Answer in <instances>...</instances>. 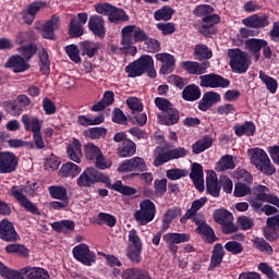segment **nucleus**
I'll use <instances>...</instances> for the list:
<instances>
[{
	"label": "nucleus",
	"instance_id": "f257e3e1",
	"mask_svg": "<svg viewBox=\"0 0 279 279\" xmlns=\"http://www.w3.org/2000/svg\"><path fill=\"white\" fill-rule=\"evenodd\" d=\"M128 77H141L147 73L148 77L156 80V69L154 68V58L149 54H143L135 61L131 62L124 69Z\"/></svg>",
	"mask_w": 279,
	"mask_h": 279
},
{
	"label": "nucleus",
	"instance_id": "f03ea898",
	"mask_svg": "<svg viewBox=\"0 0 279 279\" xmlns=\"http://www.w3.org/2000/svg\"><path fill=\"white\" fill-rule=\"evenodd\" d=\"M36 189H38V183L26 182V185H13L10 189V195L19 202L20 206H22L26 213H31V215H40L38 207L24 194L29 193L31 191H36Z\"/></svg>",
	"mask_w": 279,
	"mask_h": 279
},
{
	"label": "nucleus",
	"instance_id": "7ed1b4c3",
	"mask_svg": "<svg viewBox=\"0 0 279 279\" xmlns=\"http://www.w3.org/2000/svg\"><path fill=\"white\" fill-rule=\"evenodd\" d=\"M155 106L162 112V114H158V119H160L163 125H177L180 123V111L173 107V104L162 97L155 98Z\"/></svg>",
	"mask_w": 279,
	"mask_h": 279
},
{
	"label": "nucleus",
	"instance_id": "20e7f679",
	"mask_svg": "<svg viewBox=\"0 0 279 279\" xmlns=\"http://www.w3.org/2000/svg\"><path fill=\"white\" fill-rule=\"evenodd\" d=\"M250 151L251 155V162L264 173V175H274L276 173V167L271 165V159H269V155L263 148H253Z\"/></svg>",
	"mask_w": 279,
	"mask_h": 279
},
{
	"label": "nucleus",
	"instance_id": "39448f33",
	"mask_svg": "<svg viewBox=\"0 0 279 279\" xmlns=\"http://www.w3.org/2000/svg\"><path fill=\"white\" fill-rule=\"evenodd\" d=\"M99 182L107 185L110 182V177L95 168L85 169L76 180V184L81 189H90Z\"/></svg>",
	"mask_w": 279,
	"mask_h": 279
},
{
	"label": "nucleus",
	"instance_id": "423d86ee",
	"mask_svg": "<svg viewBox=\"0 0 279 279\" xmlns=\"http://www.w3.org/2000/svg\"><path fill=\"white\" fill-rule=\"evenodd\" d=\"M244 45L245 49L253 56L255 62L260 60V51H263V56L266 60H271V57L274 56L269 41L266 39L250 38L244 41Z\"/></svg>",
	"mask_w": 279,
	"mask_h": 279
},
{
	"label": "nucleus",
	"instance_id": "0eeeda50",
	"mask_svg": "<svg viewBox=\"0 0 279 279\" xmlns=\"http://www.w3.org/2000/svg\"><path fill=\"white\" fill-rule=\"evenodd\" d=\"M228 56L230 59L229 65L231 66L233 73H247L250 64H252L250 61V54H247V52H244L240 48H235L229 49Z\"/></svg>",
	"mask_w": 279,
	"mask_h": 279
},
{
	"label": "nucleus",
	"instance_id": "6e6552de",
	"mask_svg": "<svg viewBox=\"0 0 279 279\" xmlns=\"http://www.w3.org/2000/svg\"><path fill=\"white\" fill-rule=\"evenodd\" d=\"M156 218V204L150 199H144L140 203V209L134 213V219L140 226H147Z\"/></svg>",
	"mask_w": 279,
	"mask_h": 279
},
{
	"label": "nucleus",
	"instance_id": "1a4fd4ad",
	"mask_svg": "<svg viewBox=\"0 0 279 279\" xmlns=\"http://www.w3.org/2000/svg\"><path fill=\"white\" fill-rule=\"evenodd\" d=\"M73 258L77 260V263H82L86 267L93 266L97 260V254L90 251V246L85 243L77 244L72 250Z\"/></svg>",
	"mask_w": 279,
	"mask_h": 279
},
{
	"label": "nucleus",
	"instance_id": "9d476101",
	"mask_svg": "<svg viewBox=\"0 0 279 279\" xmlns=\"http://www.w3.org/2000/svg\"><path fill=\"white\" fill-rule=\"evenodd\" d=\"M202 88H228L230 80L217 74L210 73L199 76Z\"/></svg>",
	"mask_w": 279,
	"mask_h": 279
},
{
	"label": "nucleus",
	"instance_id": "9b49d317",
	"mask_svg": "<svg viewBox=\"0 0 279 279\" xmlns=\"http://www.w3.org/2000/svg\"><path fill=\"white\" fill-rule=\"evenodd\" d=\"M19 167V157L11 151H0V173H14Z\"/></svg>",
	"mask_w": 279,
	"mask_h": 279
},
{
	"label": "nucleus",
	"instance_id": "f8f14e48",
	"mask_svg": "<svg viewBox=\"0 0 279 279\" xmlns=\"http://www.w3.org/2000/svg\"><path fill=\"white\" fill-rule=\"evenodd\" d=\"M132 171H140L141 173H143V171H147V163L145 162V159L142 157H133L131 159H125L118 167L119 173H130Z\"/></svg>",
	"mask_w": 279,
	"mask_h": 279
},
{
	"label": "nucleus",
	"instance_id": "ddd939ff",
	"mask_svg": "<svg viewBox=\"0 0 279 279\" xmlns=\"http://www.w3.org/2000/svg\"><path fill=\"white\" fill-rule=\"evenodd\" d=\"M0 239L5 241V243H16L21 240V235L16 232L14 223L10 222L8 218H4L0 221Z\"/></svg>",
	"mask_w": 279,
	"mask_h": 279
},
{
	"label": "nucleus",
	"instance_id": "4468645a",
	"mask_svg": "<svg viewBox=\"0 0 279 279\" xmlns=\"http://www.w3.org/2000/svg\"><path fill=\"white\" fill-rule=\"evenodd\" d=\"M162 241L168 243V250H170V254L175 256L178 254V246L180 243H189L191 241V235L187 233H166L162 236Z\"/></svg>",
	"mask_w": 279,
	"mask_h": 279
},
{
	"label": "nucleus",
	"instance_id": "2eb2a0df",
	"mask_svg": "<svg viewBox=\"0 0 279 279\" xmlns=\"http://www.w3.org/2000/svg\"><path fill=\"white\" fill-rule=\"evenodd\" d=\"M88 29L96 38H106V20L101 15H90Z\"/></svg>",
	"mask_w": 279,
	"mask_h": 279
},
{
	"label": "nucleus",
	"instance_id": "dca6fc26",
	"mask_svg": "<svg viewBox=\"0 0 279 279\" xmlns=\"http://www.w3.org/2000/svg\"><path fill=\"white\" fill-rule=\"evenodd\" d=\"M155 58L158 62H161L160 75H169L175 71V57L173 54L161 52L157 53Z\"/></svg>",
	"mask_w": 279,
	"mask_h": 279
},
{
	"label": "nucleus",
	"instance_id": "f3484780",
	"mask_svg": "<svg viewBox=\"0 0 279 279\" xmlns=\"http://www.w3.org/2000/svg\"><path fill=\"white\" fill-rule=\"evenodd\" d=\"M210 68V62L208 61H203V62H197V61H183L181 63V69L183 71H186L189 75H204L206 71Z\"/></svg>",
	"mask_w": 279,
	"mask_h": 279
},
{
	"label": "nucleus",
	"instance_id": "a211bd4d",
	"mask_svg": "<svg viewBox=\"0 0 279 279\" xmlns=\"http://www.w3.org/2000/svg\"><path fill=\"white\" fill-rule=\"evenodd\" d=\"M60 27V16L52 15L41 26V36L46 40H56V29Z\"/></svg>",
	"mask_w": 279,
	"mask_h": 279
},
{
	"label": "nucleus",
	"instance_id": "6ab92c4d",
	"mask_svg": "<svg viewBox=\"0 0 279 279\" xmlns=\"http://www.w3.org/2000/svg\"><path fill=\"white\" fill-rule=\"evenodd\" d=\"M206 192L211 197H219L221 193L220 181L217 179V172L215 170H208L206 177Z\"/></svg>",
	"mask_w": 279,
	"mask_h": 279
},
{
	"label": "nucleus",
	"instance_id": "aec40b11",
	"mask_svg": "<svg viewBox=\"0 0 279 279\" xmlns=\"http://www.w3.org/2000/svg\"><path fill=\"white\" fill-rule=\"evenodd\" d=\"M7 69H12L13 73H25L29 69V63L20 54L11 56L5 62Z\"/></svg>",
	"mask_w": 279,
	"mask_h": 279
},
{
	"label": "nucleus",
	"instance_id": "412c9836",
	"mask_svg": "<svg viewBox=\"0 0 279 279\" xmlns=\"http://www.w3.org/2000/svg\"><path fill=\"white\" fill-rule=\"evenodd\" d=\"M221 101V95L217 92H206L203 95V98L198 101V110L201 112H207L210 110L215 104H219Z\"/></svg>",
	"mask_w": 279,
	"mask_h": 279
},
{
	"label": "nucleus",
	"instance_id": "4be33fe9",
	"mask_svg": "<svg viewBox=\"0 0 279 279\" xmlns=\"http://www.w3.org/2000/svg\"><path fill=\"white\" fill-rule=\"evenodd\" d=\"M271 22H269V15L264 14V15H258L254 14L245 20H243V24L246 27H251L252 29H263L264 27H269Z\"/></svg>",
	"mask_w": 279,
	"mask_h": 279
},
{
	"label": "nucleus",
	"instance_id": "5701e85b",
	"mask_svg": "<svg viewBox=\"0 0 279 279\" xmlns=\"http://www.w3.org/2000/svg\"><path fill=\"white\" fill-rule=\"evenodd\" d=\"M190 179L197 191H204V167L201 163H192Z\"/></svg>",
	"mask_w": 279,
	"mask_h": 279
},
{
	"label": "nucleus",
	"instance_id": "b1692460",
	"mask_svg": "<svg viewBox=\"0 0 279 279\" xmlns=\"http://www.w3.org/2000/svg\"><path fill=\"white\" fill-rule=\"evenodd\" d=\"M21 121L26 132H32L33 134H37L43 130V120H40L36 116L29 117V114H23L21 118Z\"/></svg>",
	"mask_w": 279,
	"mask_h": 279
},
{
	"label": "nucleus",
	"instance_id": "393cba45",
	"mask_svg": "<svg viewBox=\"0 0 279 279\" xmlns=\"http://www.w3.org/2000/svg\"><path fill=\"white\" fill-rule=\"evenodd\" d=\"M225 256H226V251L223 250V245L221 243H216L211 251L208 271H214V269H217V267H219V265L223 263Z\"/></svg>",
	"mask_w": 279,
	"mask_h": 279
},
{
	"label": "nucleus",
	"instance_id": "a878e982",
	"mask_svg": "<svg viewBox=\"0 0 279 279\" xmlns=\"http://www.w3.org/2000/svg\"><path fill=\"white\" fill-rule=\"evenodd\" d=\"M107 189H111V191H116L117 193H120L121 195H124L126 197L136 195L137 193L136 187L125 185L121 180H118L112 184V180L109 179V182L107 183Z\"/></svg>",
	"mask_w": 279,
	"mask_h": 279
},
{
	"label": "nucleus",
	"instance_id": "bb28decb",
	"mask_svg": "<svg viewBox=\"0 0 279 279\" xmlns=\"http://www.w3.org/2000/svg\"><path fill=\"white\" fill-rule=\"evenodd\" d=\"M66 155L73 162H82V142L73 138L72 143L66 146Z\"/></svg>",
	"mask_w": 279,
	"mask_h": 279
},
{
	"label": "nucleus",
	"instance_id": "cd10ccee",
	"mask_svg": "<svg viewBox=\"0 0 279 279\" xmlns=\"http://www.w3.org/2000/svg\"><path fill=\"white\" fill-rule=\"evenodd\" d=\"M233 132L235 136H254L256 134V124L254 121H245L242 124H235L233 125Z\"/></svg>",
	"mask_w": 279,
	"mask_h": 279
},
{
	"label": "nucleus",
	"instance_id": "c85d7f7f",
	"mask_svg": "<svg viewBox=\"0 0 279 279\" xmlns=\"http://www.w3.org/2000/svg\"><path fill=\"white\" fill-rule=\"evenodd\" d=\"M122 279H151L149 271L143 268L133 267L126 268L121 274Z\"/></svg>",
	"mask_w": 279,
	"mask_h": 279
},
{
	"label": "nucleus",
	"instance_id": "c756f323",
	"mask_svg": "<svg viewBox=\"0 0 279 279\" xmlns=\"http://www.w3.org/2000/svg\"><path fill=\"white\" fill-rule=\"evenodd\" d=\"M80 49L82 56H87V58H95L101 49V44L94 43L92 40H85L80 43Z\"/></svg>",
	"mask_w": 279,
	"mask_h": 279
},
{
	"label": "nucleus",
	"instance_id": "7c9ffc66",
	"mask_svg": "<svg viewBox=\"0 0 279 279\" xmlns=\"http://www.w3.org/2000/svg\"><path fill=\"white\" fill-rule=\"evenodd\" d=\"M206 202H208L207 197H201L199 199L193 201L191 208L181 217L180 222L186 223L192 217H195L197 210L203 208V206H206Z\"/></svg>",
	"mask_w": 279,
	"mask_h": 279
},
{
	"label": "nucleus",
	"instance_id": "2f4dec72",
	"mask_svg": "<svg viewBox=\"0 0 279 279\" xmlns=\"http://www.w3.org/2000/svg\"><path fill=\"white\" fill-rule=\"evenodd\" d=\"M82 173V168L74 162H65L59 170L60 178H77Z\"/></svg>",
	"mask_w": 279,
	"mask_h": 279
},
{
	"label": "nucleus",
	"instance_id": "473e14b6",
	"mask_svg": "<svg viewBox=\"0 0 279 279\" xmlns=\"http://www.w3.org/2000/svg\"><path fill=\"white\" fill-rule=\"evenodd\" d=\"M119 158H130L136 154V144L132 140H124L117 148Z\"/></svg>",
	"mask_w": 279,
	"mask_h": 279
},
{
	"label": "nucleus",
	"instance_id": "72a5a7b5",
	"mask_svg": "<svg viewBox=\"0 0 279 279\" xmlns=\"http://www.w3.org/2000/svg\"><path fill=\"white\" fill-rule=\"evenodd\" d=\"M214 143L215 138H213L210 135H204L202 140L196 141L192 145V153L195 155L204 154L206 149H210V147H213Z\"/></svg>",
	"mask_w": 279,
	"mask_h": 279
},
{
	"label": "nucleus",
	"instance_id": "f704fd0d",
	"mask_svg": "<svg viewBox=\"0 0 279 279\" xmlns=\"http://www.w3.org/2000/svg\"><path fill=\"white\" fill-rule=\"evenodd\" d=\"M155 160L154 167H162V165L169 162L171 159V150H166L162 146H157L154 151Z\"/></svg>",
	"mask_w": 279,
	"mask_h": 279
},
{
	"label": "nucleus",
	"instance_id": "c9c22d12",
	"mask_svg": "<svg viewBox=\"0 0 279 279\" xmlns=\"http://www.w3.org/2000/svg\"><path fill=\"white\" fill-rule=\"evenodd\" d=\"M25 274L24 279H49V271L45 270V268L38 267H25L23 268Z\"/></svg>",
	"mask_w": 279,
	"mask_h": 279
},
{
	"label": "nucleus",
	"instance_id": "e433bc0d",
	"mask_svg": "<svg viewBox=\"0 0 279 279\" xmlns=\"http://www.w3.org/2000/svg\"><path fill=\"white\" fill-rule=\"evenodd\" d=\"M202 97V89L195 84H190L184 87L182 98L185 101H197Z\"/></svg>",
	"mask_w": 279,
	"mask_h": 279
},
{
	"label": "nucleus",
	"instance_id": "4c0bfd02",
	"mask_svg": "<svg viewBox=\"0 0 279 279\" xmlns=\"http://www.w3.org/2000/svg\"><path fill=\"white\" fill-rule=\"evenodd\" d=\"M108 19L110 23L119 25V23H128V21H130V15H128L125 10L113 5Z\"/></svg>",
	"mask_w": 279,
	"mask_h": 279
},
{
	"label": "nucleus",
	"instance_id": "58836bf2",
	"mask_svg": "<svg viewBox=\"0 0 279 279\" xmlns=\"http://www.w3.org/2000/svg\"><path fill=\"white\" fill-rule=\"evenodd\" d=\"M0 276L5 279H25L23 268L20 271L8 268L0 262Z\"/></svg>",
	"mask_w": 279,
	"mask_h": 279
},
{
	"label": "nucleus",
	"instance_id": "ea45409f",
	"mask_svg": "<svg viewBox=\"0 0 279 279\" xmlns=\"http://www.w3.org/2000/svg\"><path fill=\"white\" fill-rule=\"evenodd\" d=\"M195 60L202 62L203 60H210L213 58V50L204 44H198L194 48Z\"/></svg>",
	"mask_w": 279,
	"mask_h": 279
},
{
	"label": "nucleus",
	"instance_id": "a19ab883",
	"mask_svg": "<svg viewBox=\"0 0 279 279\" xmlns=\"http://www.w3.org/2000/svg\"><path fill=\"white\" fill-rule=\"evenodd\" d=\"M196 232L197 234H201V236H205L206 243H215V241L219 240L217 235H215V230H213L206 222L203 226L197 227Z\"/></svg>",
	"mask_w": 279,
	"mask_h": 279
},
{
	"label": "nucleus",
	"instance_id": "79ce46f5",
	"mask_svg": "<svg viewBox=\"0 0 279 279\" xmlns=\"http://www.w3.org/2000/svg\"><path fill=\"white\" fill-rule=\"evenodd\" d=\"M97 226H108V228H114L117 226V217L112 214L100 211L95 221Z\"/></svg>",
	"mask_w": 279,
	"mask_h": 279
},
{
	"label": "nucleus",
	"instance_id": "37998d69",
	"mask_svg": "<svg viewBox=\"0 0 279 279\" xmlns=\"http://www.w3.org/2000/svg\"><path fill=\"white\" fill-rule=\"evenodd\" d=\"M259 80L265 84L267 90L271 93V95H276L278 90V81L269 75H267L264 71L259 72Z\"/></svg>",
	"mask_w": 279,
	"mask_h": 279
},
{
	"label": "nucleus",
	"instance_id": "c03bdc74",
	"mask_svg": "<svg viewBox=\"0 0 279 279\" xmlns=\"http://www.w3.org/2000/svg\"><path fill=\"white\" fill-rule=\"evenodd\" d=\"M49 195L52 199L66 201L69 199V194L66 187L62 185H51L48 187Z\"/></svg>",
	"mask_w": 279,
	"mask_h": 279
},
{
	"label": "nucleus",
	"instance_id": "a18cd8bd",
	"mask_svg": "<svg viewBox=\"0 0 279 279\" xmlns=\"http://www.w3.org/2000/svg\"><path fill=\"white\" fill-rule=\"evenodd\" d=\"M106 121L104 114H99L96 118H88L86 116H78L77 123L78 125H83V128H88V125H101Z\"/></svg>",
	"mask_w": 279,
	"mask_h": 279
},
{
	"label": "nucleus",
	"instance_id": "49530a36",
	"mask_svg": "<svg viewBox=\"0 0 279 279\" xmlns=\"http://www.w3.org/2000/svg\"><path fill=\"white\" fill-rule=\"evenodd\" d=\"M17 51L22 54V58L29 62L36 53H38V46L36 44H28L21 46Z\"/></svg>",
	"mask_w": 279,
	"mask_h": 279
},
{
	"label": "nucleus",
	"instance_id": "de8ad7c7",
	"mask_svg": "<svg viewBox=\"0 0 279 279\" xmlns=\"http://www.w3.org/2000/svg\"><path fill=\"white\" fill-rule=\"evenodd\" d=\"M2 106L5 112L12 117H21L23 114V108L19 106L15 99L5 100L2 102Z\"/></svg>",
	"mask_w": 279,
	"mask_h": 279
},
{
	"label": "nucleus",
	"instance_id": "09e8293b",
	"mask_svg": "<svg viewBox=\"0 0 279 279\" xmlns=\"http://www.w3.org/2000/svg\"><path fill=\"white\" fill-rule=\"evenodd\" d=\"M232 219V213H230L228 209H216L214 213V221L218 223L219 226H223L225 223H228Z\"/></svg>",
	"mask_w": 279,
	"mask_h": 279
},
{
	"label": "nucleus",
	"instance_id": "8fccbe9b",
	"mask_svg": "<svg viewBox=\"0 0 279 279\" xmlns=\"http://www.w3.org/2000/svg\"><path fill=\"white\" fill-rule=\"evenodd\" d=\"M69 36L70 38H80V36H84V26L77 23V17H72L70 21Z\"/></svg>",
	"mask_w": 279,
	"mask_h": 279
},
{
	"label": "nucleus",
	"instance_id": "3c124183",
	"mask_svg": "<svg viewBox=\"0 0 279 279\" xmlns=\"http://www.w3.org/2000/svg\"><path fill=\"white\" fill-rule=\"evenodd\" d=\"M84 154L86 160L95 161V159L101 155V149L99 146L88 143L84 146Z\"/></svg>",
	"mask_w": 279,
	"mask_h": 279
},
{
	"label": "nucleus",
	"instance_id": "603ef678",
	"mask_svg": "<svg viewBox=\"0 0 279 279\" xmlns=\"http://www.w3.org/2000/svg\"><path fill=\"white\" fill-rule=\"evenodd\" d=\"M173 14H175V11L171 7L165 5L155 12L154 17L155 21H171Z\"/></svg>",
	"mask_w": 279,
	"mask_h": 279
},
{
	"label": "nucleus",
	"instance_id": "864d4df0",
	"mask_svg": "<svg viewBox=\"0 0 279 279\" xmlns=\"http://www.w3.org/2000/svg\"><path fill=\"white\" fill-rule=\"evenodd\" d=\"M64 49L66 56L72 62H74V64H82V57H80L81 49L77 47V45L72 44L66 46Z\"/></svg>",
	"mask_w": 279,
	"mask_h": 279
},
{
	"label": "nucleus",
	"instance_id": "5fc2aeb1",
	"mask_svg": "<svg viewBox=\"0 0 279 279\" xmlns=\"http://www.w3.org/2000/svg\"><path fill=\"white\" fill-rule=\"evenodd\" d=\"M50 66L51 61H49V52H47V49H43L39 54V69L43 75H47V73H49Z\"/></svg>",
	"mask_w": 279,
	"mask_h": 279
},
{
	"label": "nucleus",
	"instance_id": "6e6d98bb",
	"mask_svg": "<svg viewBox=\"0 0 279 279\" xmlns=\"http://www.w3.org/2000/svg\"><path fill=\"white\" fill-rule=\"evenodd\" d=\"M143 253V246L134 247L129 246L126 251V256L129 259L132 260V263H141L143 260V257H141V254Z\"/></svg>",
	"mask_w": 279,
	"mask_h": 279
},
{
	"label": "nucleus",
	"instance_id": "4d7b16f0",
	"mask_svg": "<svg viewBox=\"0 0 279 279\" xmlns=\"http://www.w3.org/2000/svg\"><path fill=\"white\" fill-rule=\"evenodd\" d=\"M111 121L118 125H125L128 123V116L119 107H116L111 113Z\"/></svg>",
	"mask_w": 279,
	"mask_h": 279
},
{
	"label": "nucleus",
	"instance_id": "13d9d810",
	"mask_svg": "<svg viewBox=\"0 0 279 279\" xmlns=\"http://www.w3.org/2000/svg\"><path fill=\"white\" fill-rule=\"evenodd\" d=\"M252 194V187L247 183H235L233 195L235 197H245V195Z\"/></svg>",
	"mask_w": 279,
	"mask_h": 279
},
{
	"label": "nucleus",
	"instance_id": "bf43d9fd",
	"mask_svg": "<svg viewBox=\"0 0 279 279\" xmlns=\"http://www.w3.org/2000/svg\"><path fill=\"white\" fill-rule=\"evenodd\" d=\"M218 167L220 171H228V169H234V158L231 155H225L219 161Z\"/></svg>",
	"mask_w": 279,
	"mask_h": 279
},
{
	"label": "nucleus",
	"instance_id": "052dcab7",
	"mask_svg": "<svg viewBox=\"0 0 279 279\" xmlns=\"http://www.w3.org/2000/svg\"><path fill=\"white\" fill-rule=\"evenodd\" d=\"M253 245L259 252H266V254H274V247L269 245L265 239L256 238L253 242Z\"/></svg>",
	"mask_w": 279,
	"mask_h": 279
},
{
	"label": "nucleus",
	"instance_id": "680f3d73",
	"mask_svg": "<svg viewBox=\"0 0 279 279\" xmlns=\"http://www.w3.org/2000/svg\"><path fill=\"white\" fill-rule=\"evenodd\" d=\"M215 12V8L210 4H199L193 11L194 16L204 17L208 16V14H213Z\"/></svg>",
	"mask_w": 279,
	"mask_h": 279
},
{
	"label": "nucleus",
	"instance_id": "e2e57ef3",
	"mask_svg": "<svg viewBox=\"0 0 279 279\" xmlns=\"http://www.w3.org/2000/svg\"><path fill=\"white\" fill-rule=\"evenodd\" d=\"M43 110L45 114L51 116L58 112V107H56V102L51 98L45 97L43 99Z\"/></svg>",
	"mask_w": 279,
	"mask_h": 279
},
{
	"label": "nucleus",
	"instance_id": "0e129e2a",
	"mask_svg": "<svg viewBox=\"0 0 279 279\" xmlns=\"http://www.w3.org/2000/svg\"><path fill=\"white\" fill-rule=\"evenodd\" d=\"M166 175L168 180H180L181 178H186V175H189V170L173 168L167 170Z\"/></svg>",
	"mask_w": 279,
	"mask_h": 279
},
{
	"label": "nucleus",
	"instance_id": "69168bd1",
	"mask_svg": "<svg viewBox=\"0 0 279 279\" xmlns=\"http://www.w3.org/2000/svg\"><path fill=\"white\" fill-rule=\"evenodd\" d=\"M258 270L262 271L269 279H279L278 272L274 270V267L269 266L267 263H260L258 265Z\"/></svg>",
	"mask_w": 279,
	"mask_h": 279
},
{
	"label": "nucleus",
	"instance_id": "338daca9",
	"mask_svg": "<svg viewBox=\"0 0 279 279\" xmlns=\"http://www.w3.org/2000/svg\"><path fill=\"white\" fill-rule=\"evenodd\" d=\"M225 250L233 254L234 256L242 254L243 252V244L238 241H229L225 244Z\"/></svg>",
	"mask_w": 279,
	"mask_h": 279
},
{
	"label": "nucleus",
	"instance_id": "774afa93",
	"mask_svg": "<svg viewBox=\"0 0 279 279\" xmlns=\"http://www.w3.org/2000/svg\"><path fill=\"white\" fill-rule=\"evenodd\" d=\"M145 47V51H147V53H157V51H160V41H158V39H154V38H147L146 41H144Z\"/></svg>",
	"mask_w": 279,
	"mask_h": 279
}]
</instances>
